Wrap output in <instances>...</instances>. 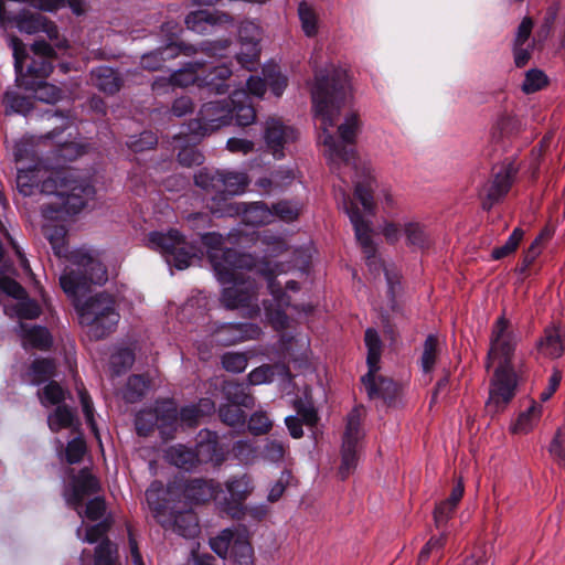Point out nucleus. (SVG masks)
Returning <instances> with one entry per match:
<instances>
[{
	"instance_id": "obj_1",
	"label": "nucleus",
	"mask_w": 565,
	"mask_h": 565,
	"mask_svg": "<svg viewBox=\"0 0 565 565\" xmlns=\"http://www.w3.org/2000/svg\"><path fill=\"white\" fill-rule=\"evenodd\" d=\"M311 98L316 122L321 130L318 141L323 146L324 156L331 168L341 163L354 164L355 151L347 145H353L361 128L360 115L355 110L344 114L343 121L338 126L341 141H337L330 129L339 121L341 109L353 98L351 78L348 71L333 64L315 71L311 85Z\"/></svg>"
},
{
	"instance_id": "obj_2",
	"label": "nucleus",
	"mask_w": 565,
	"mask_h": 565,
	"mask_svg": "<svg viewBox=\"0 0 565 565\" xmlns=\"http://www.w3.org/2000/svg\"><path fill=\"white\" fill-rule=\"evenodd\" d=\"M17 184L23 195L36 192L52 195L43 209L45 223L43 233L57 256H65V226L61 223L66 215L79 213L95 198V188L68 169H47L36 164L30 169L20 168Z\"/></svg>"
},
{
	"instance_id": "obj_3",
	"label": "nucleus",
	"mask_w": 565,
	"mask_h": 565,
	"mask_svg": "<svg viewBox=\"0 0 565 565\" xmlns=\"http://www.w3.org/2000/svg\"><path fill=\"white\" fill-rule=\"evenodd\" d=\"M108 279L104 264L90 253L78 249L70 255V264L60 278L64 292L76 301L79 322L88 327V333L100 339L113 332L119 321L115 299L108 294H97L81 302L92 284L102 285Z\"/></svg>"
},
{
	"instance_id": "obj_4",
	"label": "nucleus",
	"mask_w": 565,
	"mask_h": 565,
	"mask_svg": "<svg viewBox=\"0 0 565 565\" xmlns=\"http://www.w3.org/2000/svg\"><path fill=\"white\" fill-rule=\"evenodd\" d=\"M203 243L209 248L207 255L218 280L231 285L223 289L221 296L224 307L245 309L249 317L258 315L256 285L249 277H245V270L254 266L253 257L224 248L222 236L215 233L204 235Z\"/></svg>"
},
{
	"instance_id": "obj_5",
	"label": "nucleus",
	"mask_w": 565,
	"mask_h": 565,
	"mask_svg": "<svg viewBox=\"0 0 565 565\" xmlns=\"http://www.w3.org/2000/svg\"><path fill=\"white\" fill-rule=\"evenodd\" d=\"M516 338L509 321L500 317L494 322L488 352L487 366L493 369L487 408L493 414L502 412L515 395L518 386Z\"/></svg>"
},
{
	"instance_id": "obj_6",
	"label": "nucleus",
	"mask_w": 565,
	"mask_h": 565,
	"mask_svg": "<svg viewBox=\"0 0 565 565\" xmlns=\"http://www.w3.org/2000/svg\"><path fill=\"white\" fill-rule=\"evenodd\" d=\"M10 46L13 50L14 68L19 86L26 90H32L34 97L40 102L54 104L60 100L62 97L61 88L43 81L53 70L52 63L49 61V58L55 55L52 44L42 39L32 45V51L36 58L32 61L25 74L23 73L25 51L21 39L11 38Z\"/></svg>"
},
{
	"instance_id": "obj_7",
	"label": "nucleus",
	"mask_w": 565,
	"mask_h": 565,
	"mask_svg": "<svg viewBox=\"0 0 565 565\" xmlns=\"http://www.w3.org/2000/svg\"><path fill=\"white\" fill-rule=\"evenodd\" d=\"M146 500L153 518L167 530L184 537L195 536L199 532L196 516L190 504L174 497V489H164L161 483L153 482L146 491Z\"/></svg>"
},
{
	"instance_id": "obj_8",
	"label": "nucleus",
	"mask_w": 565,
	"mask_h": 565,
	"mask_svg": "<svg viewBox=\"0 0 565 565\" xmlns=\"http://www.w3.org/2000/svg\"><path fill=\"white\" fill-rule=\"evenodd\" d=\"M373 183L374 180L369 179L364 183H358L355 186L354 195L363 206L364 213L359 211L353 201H348L345 196L343 198V209L353 225L356 241L365 254L369 266H372L375 262L376 252L375 245L372 241L371 221L365 216V214L373 215L375 211Z\"/></svg>"
},
{
	"instance_id": "obj_9",
	"label": "nucleus",
	"mask_w": 565,
	"mask_h": 565,
	"mask_svg": "<svg viewBox=\"0 0 565 565\" xmlns=\"http://www.w3.org/2000/svg\"><path fill=\"white\" fill-rule=\"evenodd\" d=\"M211 548L233 565H254L255 554L250 535L245 526L237 525L221 531L210 540Z\"/></svg>"
},
{
	"instance_id": "obj_10",
	"label": "nucleus",
	"mask_w": 565,
	"mask_h": 565,
	"mask_svg": "<svg viewBox=\"0 0 565 565\" xmlns=\"http://www.w3.org/2000/svg\"><path fill=\"white\" fill-rule=\"evenodd\" d=\"M148 246L166 255L168 263L173 264L178 269L188 268L195 257L194 248L184 241L177 230H170L167 233H150Z\"/></svg>"
},
{
	"instance_id": "obj_11",
	"label": "nucleus",
	"mask_w": 565,
	"mask_h": 565,
	"mask_svg": "<svg viewBox=\"0 0 565 565\" xmlns=\"http://www.w3.org/2000/svg\"><path fill=\"white\" fill-rule=\"evenodd\" d=\"M380 233L391 244L397 243L404 236L407 246L419 249L429 247L431 243L426 226L414 218L384 220L380 226Z\"/></svg>"
},
{
	"instance_id": "obj_12",
	"label": "nucleus",
	"mask_w": 565,
	"mask_h": 565,
	"mask_svg": "<svg viewBox=\"0 0 565 565\" xmlns=\"http://www.w3.org/2000/svg\"><path fill=\"white\" fill-rule=\"evenodd\" d=\"M364 416L362 407L353 408L347 418V426L341 449V465L339 475L342 480L347 479L358 465V443L362 438L361 422Z\"/></svg>"
},
{
	"instance_id": "obj_13",
	"label": "nucleus",
	"mask_w": 565,
	"mask_h": 565,
	"mask_svg": "<svg viewBox=\"0 0 565 565\" xmlns=\"http://www.w3.org/2000/svg\"><path fill=\"white\" fill-rule=\"evenodd\" d=\"M232 122V110L227 100L210 102L202 106L198 118L190 125L195 136H205Z\"/></svg>"
},
{
	"instance_id": "obj_14",
	"label": "nucleus",
	"mask_w": 565,
	"mask_h": 565,
	"mask_svg": "<svg viewBox=\"0 0 565 565\" xmlns=\"http://www.w3.org/2000/svg\"><path fill=\"white\" fill-rule=\"evenodd\" d=\"M263 138L267 150L277 159L285 156V150L298 138L297 130L280 118L270 117L264 124Z\"/></svg>"
},
{
	"instance_id": "obj_15",
	"label": "nucleus",
	"mask_w": 565,
	"mask_h": 565,
	"mask_svg": "<svg viewBox=\"0 0 565 565\" xmlns=\"http://www.w3.org/2000/svg\"><path fill=\"white\" fill-rule=\"evenodd\" d=\"M210 209L213 214H218L220 216H235L242 214L243 222L253 226L269 224L275 218L273 211L263 203H254L249 206H245L238 203L225 202L223 209H216L214 206Z\"/></svg>"
},
{
	"instance_id": "obj_16",
	"label": "nucleus",
	"mask_w": 565,
	"mask_h": 565,
	"mask_svg": "<svg viewBox=\"0 0 565 565\" xmlns=\"http://www.w3.org/2000/svg\"><path fill=\"white\" fill-rule=\"evenodd\" d=\"M212 451H214L212 443L199 444L195 451L179 445L166 450V459L171 465L189 471L196 468L199 463L210 460Z\"/></svg>"
},
{
	"instance_id": "obj_17",
	"label": "nucleus",
	"mask_w": 565,
	"mask_h": 565,
	"mask_svg": "<svg viewBox=\"0 0 565 565\" xmlns=\"http://www.w3.org/2000/svg\"><path fill=\"white\" fill-rule=\"evenodd\" d=\"M168 488L174 489V497L186 501L188 504H199L216 498L220 491V486L213 480H192L186 484L173 483Z\"/></svg>"
},
{
	"instance_id": "obj_18",
	"label": "nucleus",
	"mask_w": 565,
	"mask_h": 565,
	"mask_svg": "<svg viewBox=\"0 0 565 565\" xmlns=\"http://www.w3.org/2000/svg\"><path fill=\"white\" fill-rule=\"evenodd\" d=\"M259 271L268 279V288L270 290V294L273 295L274 300L277 303L276 309H271L270 307L267 306L265 307L267 318L269 319L270 323L274 326L275 329H284L287 326L288 318L286 313L282 311V308L285 306H288V299H286L284 291L274 280L276 270H274L269 266V264H267L266 268H262L259 269ZM280 273L281 270L277 271V274Z\"/></svg>"
},
{
	"instance_id": "obj_19",
	"label": "nucleus",
	"mask_w": 565,
	"mask_h": 565,
	"mask_svg": "<svg viewBox=\"0 0 565 565\" xmlns=\"http://www.w3.org/2000/svg\"><path fill=\"white\" fill-rule=\"evenodd\" d=\"M370 398H380L386 404H392L399 392V386L391 379L379 375L377 372L371 370L362 377Z\"/></svg>"
},
{
	"instance_id": "obj_20",
	"label": "nucleus",
	"mask_w": 565,
	"mask_h": 565,
	"mask_svg": "<svg viewBox=\"0 0 565 565\" xmlns=\"http://www.w3.org/2000/svg\"><path fill=\"white\" fill-rule=\"evenodd\" d=\"M515 168L512 163L502 164L494 172L493 179L483 186V193L490 201L493 202L502 199L510 190L515 177Z\"/></svg>"
},
{
	"instance_id": "obj_21",
	"label": "nucleus",
	"mask_w": 565,
	"mask_h": 565,
	"mask_svg": "<svg viewBox=\"0 0 565 565\" xmlns=\"http://www.w3.org/2000/svg\"><path fill=\"white\" fill-rule=\"evenodd\" d=\"M186 29L195 33L214 32L217 25L230 22V17L207 9L190 12L184 19Z\"/></svg>"
},
{
	"instance_id": "obj_22",
	"label": "nucleus",
	"mask_w": 565,
	"mask_h": 565,
	"mask_svg": "<svg viewBox=\"0 0 565 565\" xmlns=\"http://www.w3.org/2000/svg\"><path fill=\"white\" fill-rule=\"evenodd\" d=\"M539 355L546 359L559 358L565 349V331L556 326L547 327L536 344Z\"/></svg>"
},
{
	"instance_id": "obj_23",
	"label": "nucleus",
	"mask_w": 565,
	"mask_h": 565,
	"mask_svg": "<svg viewBox=\"0 0 565 565\" xmlns=\"http://www.w3.org/2000/svg\"><path fill=\"white\" fill-rule=\"evenodd\" d=\"M18 29L29 35L44 33L56 35V25L40 12H22L17 20Z\"/></svg>"
},
{
	"instance_id": "obj_24",
	"label": "nucleus",
	"mask_w": 565,
	"mask_h": 565,
	"mask_svg": "<svg viewBox=\"0 0 565 565\" xmlns=\"http://www.w3.org/2000/svg\"><path fill=\"white\" fill-rule=\"evenodd\" d=\"M248 184L246 174L241 172H218L216 179L215 193L222 195V200L226 201L225 195H237L245 191Z\"/></svg>"
},
{
	"instance_id": "obj_25",
	"label": "nucleus",
	"mask_w": 565,
	"mask_h": 565,
	"mask_svg": "<svg viewBox=\"0 0 565 565\" xmlns=\"http://www.w3.org/2000/svg\"><path fill=\"white\" fill-rule=\"evenodd\" d=\"M19 335L24 348L45 350L52 344V338L43 327L20 323Z\"/></svg>"
},
{
	"instance_id": "obj_26",
	"label": "nucleus",
	"mask_w": 565,
	"mask_h": 565,
	"mask_svg": "<svg viewBox=\"0 0 565 565\" xmlns=\"http://www.w3.org/2000/svg\"><path fill=\"white\" fill-rule=\"evenodd\" d=\"M248 96L244 90L234 92L231 97L232 119H235L238 126H248L256 119L254 107L247 103Z\"/></svg>"
},
{
	"instance_id": "obj_27",
	"label": "nucleus",
	"mask_w": 565,
	"mask_h": 565,
	"mask_svg": "<svg viewBox=\"0 0 565 565\" xmlns=\"http://www.w3.org/2000/svg\"><path fill=\"white\" fill-rule=\"evenodd\" d=\"M98 490V480L87 470H82L74 479L73 490L67 500L71 504L78 507L86 495L96 493Z\"/></svg>"
},
{
	"instance_id": "obj_28",
	"label": "nucleus",
	"mask_w": 565,
	"mask_h": 565,
	"mask_svg": "<svg viewBox=\"0 0 565 565\" xmlns=\"http://www.w3.org/2000/svg\"><path fill=\"white\" fill-rule=\"evenodd\" d=\"M543 407L540 403L532 401L531 405L519 414L515 422L511 426L513 434L525 435L530 433L540 422Z\"/></svg>"
},
{
	"instance_id": "obj_29",
	"label": "nucleus",
	"mask_w": 565,
	"mask_h": 565,
	"mask_svg": "<svg viewBox=\"0 0 565 565\" xmlns=\"http://www.w3.org/2000/svg\"><path fill=\"white\" fill-rule=\"evenodd\" d=\"M225 487L231 500L236 504L243 503L254 490L252 478L247 475L232 477L226 481Z\"/></svg>"
},
{
	"instance_id": "obj_30",
	"label": "nucleus",
	"mask_w": 565,
	"mask_h": 565,
	"mask_svg": "<svg viewBox=\"0 0 565 565\" xmlns=\"http://www.w3.org/2000/svg\"><path fill=\"white\" fill-rule=\"evenodd\" d=\"M198 75L192 68L180 70L171 74L168 78L160 77L152 83V89L156 92L163 90L169 86L185 87L194 84L198 79Z\"/></svg>"
},
{
	"instance_id": "obj_31",
	"label": "nucleus",
	"mask_w": 565,
	"mask_h": 565,
	"mask_svg": "<svg viewBox=\"0 0 565 565\" xmlns=\"http://www.w3.org/2000/svg\"><path fill=\"white\" fill-rule=\"evenodd\" d=\"M94 85L106 94H115L120 89V79L114 70L98 67L92 72Z\"/></svg>"
},
{
	"instance_id": "obj_32",
	"label": "nucleus",
	"mask_w": 565,
	"mask_h": 565,
	"mask_svg": "<svg viewBox=\"0 0 565 565\" xmlns=\"http://www.w3.org/2000/svg\"><path fill=\"white\" fill-rule=\"evenodd\" d=\"M31 3L39 10L50 12L68 7L76 15H82L87 10L86 0H31Z\"/></svg>"
},
{
	"instance_id": "obj_33",
	"label": "nucleus",
	"mask_w": 565,
	"mask_h": 565,
	"mask_svg": "<svg viewBox=\"0 0 565 565\" xmlns=\"http://www.w3.org/2000/svg\"><path fill=\"white\" fill-rule=\"evenodd\" d=\"M365 345L367 348L366 363L369 371L379 372L380 360L382 354V341L379 333L374 329H367L364 337Z\"/></svg>"
},
{
	"instance_id": "obj_34",
	"label": "nucleus",
	"mask_w": 565,
	"mask_h": 565,
	"mask_svg": "<svg viewBox=\"0 0 565 565\" xmlns=\"http://www.w3.org/2000/svg\"><path fill=\"white\" fill-rule=\"evenodd\" d=\"M232 71L226 65L216 66L211 70L203 78V85L207 86L211 90L217 94H223L227 90L230 85L225 81L230 78Z\"/></svg>"
},
{
	"instance_id": "obj_35",
	"label": "nucleus",
	"mask_w": 565,
	"mask_h": 565,
	"mask_svg": "<svg viewBox=\"0 0 565 565\" xmlns=\"http://www.w3.org/2000/svg\"><path fill=\"white\" fill-rule=\"evenodd\" d=\"M221 332H227L232 335V339L227 340L228 343H235L238 341H246L257 339L262 330L256 324H231L224 327Z\"/></svg>"
},
{
	"instance_id": "obj_36",
	"label": "nucleus",
	"mask_w": 565,
	"mask_h": 565,
	"mask_svg": "<svg viewBox=\"0 0 565 565\" xmlns=\"http://www.w3.org/2000/svg\"><path fill=\"white\" fill-rule=\"evenodd\" d=\"M224 390L228 401L232 403L231 405H235L237 407L244 406L247 408L254 406V398L246 393V390L242 384L231 383L227 384Z\"/></svg>"
},
{
	"instance_id": "obj_37",
	"label": "nucleus",
	"mask_w": 565,
	"mask_h": 565,
	"mask_svg": "<svg viewBox=\"0 0 565 565\" xmlns=\"http://www.w3.org/2000/svg\"><path fill=\"white\" fill-rule=\"evenodd\" d=\"M438 339L435 335H428L424 342L420 365L425 373L433 371L438 355Z\"/></svg>"
},
{
	"instance_id": "obj_38",
	"label": "nucleus",
	"mask_w": 565,
	"mask_h": 565,
	"mask_svg": "<svg viewBox=\"0 0 565 565\" xmlns=\"http://www.w3.org/2000/svg\"><path fill=\"white\" fill-rule=\"evenodd\" d=\"M55 365L51 360H35L29 371L30 380L33 384H40L53 376Z\"/></svg>"
},
{
	"instance_id": "obj_39",
	"label": "nucleus",
	"mask_w": 565,
	"mask_h": 565,
	"mask_svg": "<svg viewBox=\"0 0 565 565\" xmlns=\"http://www.w3.org/2000/svg\"><path fill=\"white\" fill-rule=\"evenodd\" d=\"M73 422L74 413L65 406H58L47 418L49 427L53 431L68 428L73 425Z\"/></svg>"
},
{
	"instance_id": "obj_40",
	"label": "nucleus",
	"mask_w": 565,
	"mask_h": 565,
	"mask_svg": "<svg viewBox=\"0 0 565 565\" xmlns=\"http://www.w3.org/2000/svg\"><path fill=\"white\" fill-rule=\"evenodd\" d=\"M523 235L524 232L521 228H514L510 237L502 246L492 249V258L498 260L513 254L516 250L520 242L522 241Z\"/></svg>"
},
{
	"instance_id": "obj_41",
	"label": "nucleus",
	"mask_w": 565,
	"mask_h": 565,
	"mask_svg": "<svg viewBox=\"0 0 565 565\" xmlns=\"http://www.w3.org/2000/svg\"><path fill=\"white\" fill-rule=\"evenodd\" d=\"M267 85L276 96H280L287 86V78L282 76L277 65H268L264 68Z\"/></svg>"
},
{
	"instance_id": "obj_42",
	"label": "nucleus",
	"mask_w": 565,
	"mask_h": 565,
	"mask_svg": "<svg viewBox=\"0 0 565 565\" xmlns=\"http://www.w3.org/2000/svg\"><path fill=\"white\" fill-rule=\"evenodd\" d=\"M446 543V535L440 534L439 536L431 537L425 546L422 548L418 561L419 563H425L428 561L430 556H434L436 559H439L441 556L443 548Z\"/></svg>"
},
{
	"instance_id": "obj_43",
	"label": "nucleus",
	"mask_w": 565,
	"mask_h": 565,
	"mask_svg": "<svg viewBox=\"0 0 565 565\" xmlns=\"http://www.w3.org/2000/svg\"><path fill=\"white\" fill-rule=\"evenodd\" d=\"M148 381L142 375L130 376L125 391V398L128 402L138 401L148 388Z\"/></svg>"
},
{
	"instance_id": "obj_44",
	"label": "nucleus",
	"mask_w": 565,
	"mask_h": 565,
	"mask_svg": "<svg viewBox=\"0 0 565 565\" xmlns=\"http://www.w3.org/2000/svg\"><path fill=\"white\" fill-rule=\"evenodd\" d=\"M534 38H516L514 43V61L516 66H524L531 56V51L534 47Z\"/></svg>"
},
{
	"instance_id": "obj_45",
	"label": "nucleus",
	"mask_w": 565,
	"mask_h": 565,
	"mask_svg": "<svg viewBox=\"0 0 565 565\" xmlns=\"http://www.w3.org/2000/svg\"><path fill=\"white\" fill-rule=\"evenodd\" d=\"M157 412H162V414H158L156 416V424L161 428L162 433L164 434L166 429L177 422V409L173 406L172 402L167 401L163 402L161 406L157 408Z\"/></svg>"
},
{
	"instance_id": "obj_46",
	"label": "nucleus",
	"mask_w": 565,
	"mask_h": 565,
	"mask_svg": "<svg viewBox=\"0 0 565 565\" xmlns=\"http://www.w3.org/2000/svg\"><path fill=\"white\" fill-rule=\"evenodd\" d=\"M116 546L108 540L99 543L95 552V565H114Z\"/></svg>"
},
{
	"instance_id": "obj_47",
	"label": "nucleus",
	"mask_w": 565,
	"mask_h": 565,
	"mask_svg": "<svg viewBox=\"0 0 565 565\" xmlns=\"http://www.w3.org/2000/svg\"><path fill=\"white\" fill-rule=\"evenodd\" d=\"M550 452L565 468V424L557 429L551 443Z\"/></svg>"
},
{
	"instance_id": "obj_48",
	"label": "nucleus",
	"mask_w": 565,
	"mask_h": 565,
	"mask_svg": "<svg viewBox=\"0 0 565 565\" xmlns=\"http://www.w3.org/2000/svg\"><path fill=\"white\" fill-rule=\"evenodd\" d=\"M222 364L228 372L241 373L247 367V358L243 353L228 352L222 356Z\"/></svg>"
},
{
	"instance_id": "obj_49",
	"label": "nucleus",
	"mask_w": 565,
	"mask_h": 565,
	"mask_svg": "<svg viewBox=\"0 0 565 565\" xmlns=\"http://www.w3.org/2000/svg\"><path fill=\"white\" fill-rule=\"evenodd\" d=\"M135 361V356L131 350L120 349L111 355V366L116 374H119L129 369Z\"/></svg>"
},
{
	"instance_id": "obj_50",
	"label": "nucleus",
	"mask_w": 565,
	"mask_h": 565,
	"mask_svg": "<svg viewBox=\"0 0 565 565\" xmlns=\"http://www.w3.org/2000/svg\"><path fill=\"white\" fill-rule=\"evenodd\" d=\"M546 76L543 72L531 70L526 73L522 89L530 94L540 90L546 85Z\"/></svg>"
},
{
	"instance_id": "obj_51",
	"label": "nucleus",
	"mask_w": 565,
	"mask_h": 565,
	"mask_svg": "<svg viewBox=\"0 0 565 565\" xmlns=\"http://www.w3.org/2000/svg\"><path fill=\"white\" fill-rule=\"evenodd\" d=\"M222 422L230 426L243 425L245 423L244 412L235 405H225L220 408Z\"/></svg>"
},
{
	"instance_id": "obj_52",
	"label": "nucleus",
	"mask_w": 565,
	"mask_h": 565,
	"mask_svg": "<svg viewBox=\"0 0 565 565\" xmlns=\"http://www.w3.org/2000/svg\"><path fill=\"white\" fill-rule=\"evenodd\" d=\"M78 395L86 422L89 425L92 431L95 434L96 438L99 439L97 426L94 419V407L90 396L84 388L78 390Z\"/></svg>"
},
{
	"instance_id": "obj_53",
	"label": "nucleus",
	"mask_w": 565,
	"mask_h": 565,
	"mask_svg": "<svg viewBox=\"0 0 565 565\" xmlns=\"http://www.w3.org/2000/svg\"><path fill=\"white\" fill-rule=\"evenodd\" d=\"M14 313L21 319H35L41 313L40 306L33 300L20 299L14 307Z\"/></svg>"
},
{
	"instance_id": "obj_54",
	"label": "nucleus",
	"mask_w": 565,
	"mask_h": 565,
	"mask_svg": "<svg viewBox=\"0 0 565 565\" xmlns=\"http://www.w3.org/2000/svg\"><path fill=\"white\" fill-rule=\"evenodd\" d=\"M4 102L7 106L15 113L26 115L31 110V100L15 93H7L4 95Z\"/></svg>"
},
{
	"instance_id": "obj_55",
	"label": "nucleus",
	"mask_w": 565,
	"mask_h": 565,
	"mask_svg": "<svg viewBox=\"0 0 565 565\" xmlns=\"http://www.w3.org/2000/svg\"><path fill=\"white\" fill-rule=\"evenodd\" d=\"M64 399V392L62 387L55 383L51 382L46 386H44L41 395V402L43 405H55Z\"/></svg>"
},
{
	"instance_id": "obj_56",
	"label": "nucleus",
	"mask_w": 565,
	"mask_h": 565,
	"mask_svg": "<svg viewBox=\"0 0 565 565\" xmlns=\"http://www.w3.org/2000/svg\"><path fill=\"white\" fill-rule=\"evenodd\" d=\"M248 428L255 435L266 434L271 428V420L266 413L256 412L249 418Z\"/></svg>"
},
{
	"instance_id": "obj_57",
	"label": "nucleus",
	"mask_w": 565,
	"mask_h": 565,
	"mask_svg": "<svg viewBox=\"0 0 565 565\" xmlns=\"http://www.w3.org/2000/svg\"><path fill=\"white\" fill-rule=\"evenodd\" d=\"M298 12H299V18H300L302 29H303L306 35H312L316 32L315 12L305 2H301L299 4Z\"/></svg>"
},
{
	"instance_id": "obj_58",
	"label": "nucleus",
	"mask_w": 565,
	"mask_h": 565,
	"mask_svg": "<svg viewBox=\"0 0 565 565\" xmlns=\"http://www.w3.org/2000/svg\"><path fill=\"white\" fill-rule=\"evenodd\" d=\"M300 207L297 204H292L289 202H279L274 205V215L278 216L280 220L285 222H291L296 220L299 215Z\"/></svg>"
},
{
	"instance_id": "obj_59",
	"label": "nucleus",
	"mask_w": 565,
	"mask_h": 565,
	"mask_svg": "<svg viewBox=\"0 0 565 565\" xmlns=\"http://www.w3.org/2000/svg\"><path fill=\"white\" fill-rule=\"evenodd\" d=\"M86 452V444L83 438H74L67 444L66 459L70 463H77Z\"/></svg>"
},
{
	"instance_id": "obj_60",
	"label": "nucleus",
	"mask_w": 565,
	"mask_h": 565,
	"mask_svg": "<svg viewBox=\"0 0 565 565\" xmlns=\"http://www.w3.org/2000/svg\"><path fill=\"white\" fill-rule=\"evenodd\" d=\"M218 171L201 170L194 177L195 184L206 191H216V179Z\"/></svg>"
},
{
	"instance_id": "obj_61",
	"label": "nucleus",
	"mask_w": 565,
	"mask_h": 565,
	"mask_svg": "<svg viewBox=\"0 0 565 565\" xmlns=\"http://www.w3.org/2000/svg\"><path fill=\"white\" fill-rule=\"evenodd\" d=\"M377 200L381 204L383 212L388 217H391L393 215L394 211L397 210V207H398L397 201L395 200V198L392 194L390 189H383L380 192ZM387 220H391V218H387Z\"/></svg>"
},
{
	"instance_id": "obj_62",
	"label": "nucleus",
	"mask_w": 565,
	"mask_h": 565,
	"mask_svg": "<svg viewBox=\"0 0 565 565\" xmlns=\"http://www.w3.org/2000/svg\"><path fill=\"white\" fill-rule=\"evenodd\" d=\"M454 511L455 508L451 505V503H448L446 500L437 504L434 511L436 526H443L451 518Z\"/></svg>"
},
{
	"instance_id": "obj_63",
	"label": "nucleus",
	"mask_w": 565,
	"mask_h": 565,
	"mask_svg": "<svg viewBox=\"0 0 565 565\" xmlns=\"http://www.w3.org/2000/svg\"><path fill=\"white\" fill-rule=\"evenodd\" d=\"M297 416L307 426H313L317 422V413L312 405L298 402L296 404Z\"/></svg>"
},
{
	"instance_id": "obj_64",
	"label": "nucleus",
	"mask_w": 565,
	"mask_h": 565,
	"mask_svg": "<svg viewBox=\"0 0 565 565\" xmlns=\"http://www.w3.org/2000/svg\"><path fill=\"white\" fill-rule=\"evenodd\" d=\"M286 452V446L277 440L269 441L264 451V456L266 459L277 462L280 461Z\"/></svg>"
}]
</instances>
